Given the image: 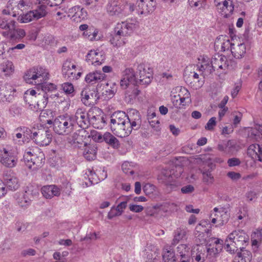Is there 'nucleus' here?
<instances>
[{
  "label": "nucleus",
  "mask_w": 262,
  "mask_h": 262,
  "mask_svg": "<svg viewBox=\"0 0 262 262\" xmlns=\"http://www.w3.org/2000/svg\"><path fill=\"white\" fill-rule=\"evenodd\" d=\"M141 116L138 111L131 109L126 114L123 111L114 113L110 117V127L112 132L120 138L129 136L132 130L140 128Z\"/></svg>",
  "instance_id": "obj_1"
},
{
  "label": "nucleus",
  "mask_w": 262,
  "mask_h": 262,
  "mask_svg": "<svg viewBox=\"0 0 262 262\" xmlns=\"http://www.w3.org/2000/svg\"><path fill=\"white\" fill-rule=\"evenodd\" d=\"M139 27L136 19L128 18L125 21L118 23L111 33L109 41L114 47H120L127 41V38L130 36Z\"/></svg>",
  "instance_id": "obj_2"
},
{
  "label": "nucleus",
  "mask_w": 262,
  "mask_h": 262,
  "mask_svg": "<svg viewBox=\"0 0 262 262\" xmlns=\"http://www.w3.org/2000/svg\"><path fill=\"white\" fill-rule=\"evenodd\" d=\"M249 242V236L243 230H235L227 236L225 242V249L231 254L236 252L239 249L243 251Z\"/></svg>",
  "instance_id": "obj_3"
},
{
  "label": "nucleus",
  "mask_w": 262,
  "mask_h": 262,
  "mask_svg": "<svg viewBox=\"0 0 262 262\" xmlns=\"http://www.w3.org/2000/svg\"><path fill=\"white\" fill-rule=\"evenodd\" d=\"M24 79L27 83L38 86L49 79V72L43 67H34L27 71Z\"/></svg>",
  "instance_id": "obj_4"
},
{
  "label": "nucleus",
  "mask_w": 262,
  "mask_h": 262,
  "mask_svg": "<svg viewBox=\"0 0 262 262\" xmlns=\"http://www.w3.org/2000/svg\"><path fill=\"white\" fill-rule=\"evenodd\" d=\"M74 120L71 115H61L57 117L53 122L55 133L59 135H68L74 129Z\"/></svg>",
  "instance_id": "obj_5"
},
{
  "label": "nucleus",
  "mask_w": 262,
  "mask_h": 262,
  "mask_svg": "<svg viewBox=\"0 0 262 262\" xmlns=\"http://www.w3.org/2000/svg\"><path fill=\"white\" fill-rule=\"evenodd\" d=\"M52 140L51 132L46 127L42 126L34 128L33 140L39 146L48 145Z\"/></svg>",
  "instance_id": "obj_6"
},
{
  "label": "nucleus",
  "mask_w": 262,
  "mask_h": 262,
  "mask_svg": "<svg viewBox=\"0 0 262 262\" xmlns=\"http://www.w3.org/2000/svg\"><path fill=\"white\" fill-rule=\"evenodd\" d=\"M138 78L136 80L137 84L143 85L144 86L149 84L152 79V70L146 64L142 63L138 66L137 69Z\"/></svg>",
  "instance_id": "obj_7"
},
{
  "label": "nucleus",
  "mask_w": 262,
  "mask_h": 262,
  "mask_svg": "<svg viewBox=\"0 0 262 262\" xmlns=\"http://www.w3.org/2000/svg\"><path fill=\"white\" fill-rule=\"evenodd\" d=\"M195 67L193 64L189 65L186 67L184 72V77L187 81H190L192 80L196 84L195 88H201L204 83V76L200 75V73Z\"/></svg>",
  "instance_id": "obj_8"
},
{
  "label": "nucleus",
  "mask_w": 262,
  "mask_h": 262,
  "mask_svg": "<svg viewBox=\"0 0 262 262\" xmlns=\"http://www.w3.org/2000/svg\"><path fill=\"white\" fill-rule=\"evenodd\" d=\"M24 160L26 166L32 170H36L40 168L43 163L44 159L42 155L37 156L31 151H26L24 155Z\"/></svg>",
  "instance_id": "obj_9"
},
{
  "label": "nucleus",
  "mask_w": 262,
  "mask_h": 262,
  "mask_svg": "<svg viewBox=\"0 0 262 262\" xmlns=\"http://www.w3.org/2000/svg\"><path fill=\"white\" fill-rule=\"evenodd\" d=\"M125 2L122 0H109L106 9L110 15H126L128 12L125 11Z\"/></svg>",
  "instance_id": "obj_10"
},
{
  "label": "nucleus",
  "mask_w": 262,
  "mask_h": 262,
  "mask_svg": "<svg viewBox=\"0 0 262 262\" xmlns=\"http://www.w3.org/2000/svg\"><path fill=\"white\" fill-rule=\"evenodd\" d=\"M214 5L217 11L225 18L231 16L234 9L233 0H214Z\"/></svg>",
  "instance_id": "obj_11"
},
{
  "label": "nucleus",
  "mask_w": 262,
  "mask_h": 262,
  "mask_svg": "<svg viewBox=\"0 0 262 262\" xmlns=\"http://www.w3.org/2000/svg\"><path fill=\"white\" fill-rule=\"evenodd\" d=\"M0 162L4 166L12 168L16 165L17 159L11 150L7 147H0Z\"/></svg>",
  "instance_id": "obj_12"
},
{
  "label": "nucleus",
  "mask_w": 262,
  "mask_h": 262,
  "mask_svg": "<svg viewBox=\"0 0 262 262\" xmlns=\"http://www.w3.org/2000/svg\"><path fill=\"white\" fill-rule=\"evenodd\" d=\"M136 77L132 68H126L123 72L120 85L122 89H130V88L137 84Z\"/></svg>",
  "instance_id": "obj_13"
},
{
  "label": "nucleus",
  "mask_w": 262,
  "mask_h": 262,
  "mask_svg": "<svg viewBox=\"0 0 262 262\" xmlns=\"http://www.w3.org/2000/svg\"><path fill=\"white\" fill-rule=\"evenodd\" d=\"M71 116L74 120V126H75L76 123L80 127L83 129L86 128L89 126V113L85 109L82 108H78L75 115Z\"/></svg>",
  "instance_id": "obj_14"
},
{
  "label": "nucleus",
  "mask_w": 262,
  "mask_h": 262,
  "mask_svg": "<svg viewBox=\"0 0 262 262\" xmlns=\"http://www.w3.org/2000/svg\"><path fill=\"white\" fill-rule=\"evenodd\" d=\"M15 90L9 84H2L0 86V101L11 102L14 98Z\"/></svg>",
  "instance_id": "obj_15"
},
{
  "label": "nucleus",
  "mask_w": 262,
  "mask_h": 262,
  "mask_svg": "<svg viewBox=\"0 0 262 262\" xmlns=\"http://www.w3.org/2000/svg\"><path fill=\"white\" fill-rule=\"evenodd\" d=\"M88 62L95 66L101 65L105 60V56L101 51L91 50L86 56Z\"/></svg>",
  "instance_id": "obj_16"
},
{
  "label": "nucleus",
  "mask_w": 262,
  "mask_h": 262,
  "mask_svg": "<svg viewBox=\"0 0 262 262\" xmlns=\"http://www.w3.org/2000/svg\"><path fill=\"white\" fill-rule=\"evenodd\" d=\"M3 180L5 187L7 186L10 190H16L19 187L18 179L11 173V171L4 172Z\"/></svg>",
  "instance_id": "obj_17"
},
{
  "label": "nucleus",
  "mask_w": 262,
  "mask_h": 262,
  "mask_svg": "<svg viewBox=\"0 0 262 262\" xmlns=\"http://www.w3.org/2000/svg\"><path fill=\"white\" fill-rule=\"evenodd\" d=\"M98 99L97 92H93L88 91L87 90H83L81 92V100L86 106L93 105L95 102Z\"/></svg>",
  "instance_id": "obj_18"
},
{
  "label": "nucleus",
  "mask_w": 262,
  "mask_h": 262,
  "mask_svg": "<svg viewBox=\"0 0 262 262\" xmlns=\"http://www.w3.org/2000/svg\"><path fill=\"white\" fill-rule=\"evenodd\" d=\"M136 10L138 14L146 16L154 11V6L152 4H146L144 0H138Z\"/></svg>",
  "instance_id": "obj_19"
},
{
  "label": "nucleus",
  "mask_w": 262,
  "mask_h": 262,
  "mask_svg": "<svg viewBox=\"0 0 262 262\" xmlns=\"http://www.w3.org/2000/svg\"><path fill=\"white\" fill-rule=\"evenodd\" d=\"M42 195L47 199L60 195L61 190L55 185L43 186L41 189Z\"/></svg>",
  "instance_id": "obj_20"
},
{
  "label": "nucleus",
  "mask_w": 262,
  "mask_h": 262,
  "mask_svg": "<svg viewBox=\"0 0 262 262\" xmlns=\"http://www.w3.org/2000/svg\"><path fill=\"white\" fill-rule=\"evenodd\" d=\"M105 78V75L101 71H95L86 74L84 81L90 84H94L101 82Z\"/></svg>",
  "instance_id": "obj_21"
},
{
  "label": "nucleus",
  "mask_w": 262,
  "mask_h": 262,
  "mask_svg": "<svg viewBox=\"0 0 262 262\" xmlns=\"http://www.w3.org/2000/svg\"><path fill=\"white\" fill-rule=\"evenodd\" d=\"M211 67L214 69H225L228 66L227 60L225 56L215 55L211 60Z\"/></svg>",
  "instance_id": "obj_22"
},
{
  "label": "nucleus",
  "mask_w": 262,
  "mask_h": 262,
  "mask_svg": "<svg viewBox=\"0 0 262 262\" xmlns=\"http://www.w3.org/2000/svg\"><path fill=\"white\" fill-rule=\"evenodd\" d=\"M247 154L252 158L262 162V146L258 144L250 145L248 148Z\"/></svg>",
  "instance_id": "obj_23"
},
{
  "label": "nucleus",
  "mask_w": 262,
  "mask_h": 262,
  "mask_svg": "<svg viewBox=\"0 0 262 262\" xmlns=\"http://www.w3.org/2000/svg\"><path fill=\"white\" fill-rule=\"evenodd\" d=\"M206 248L200 245L194 246L192 251L191 256L193 259L197 262H203L206 259L205 252Z\"/></svg>",
  "instance_id": "obj_24"
},
{
  "label": "nucleus",
  "mask_w": 262,
  "mask_h": 262,
  "mask_svg": "<svg viewBox=\"0 0 262 262\" xmlns=\"http://www.w3.org/2000/svg\"><path fill=\"white\" fill-rule=\"evenodd\" d=\"M215 45L218 48L221 47V51L223 52L228 50H230L231 51V48L234 46V43H231L227 37L223 36L220 37L216 39Z\"/></svg>",
  "instance_id": "obj_25"
},
{
  "label": "nucleus",
  "mask_w": 262,
  "mask_h": 262,
  "mask_svg": "<svg viewBox=\"0 0 262 262\" xmlns=\"http://www.w3.org/2000/svg\"><path fill=\"white\" fill-rule=\"evenodd\" d=\"M39 119L40 122L44 124L51 125L53 123L54 113L50 110H41Z\"/></svg>",
  "instance_id": "obj_26"
},
{
  "label": "nucleus",
  "mask_w": 262,
  "mask_h": 262,
  "mask_svg": "<svg viewBox=\"0 0 262 262\" xmlns=\"http://www.w3.org/2000/svg\"><path fill=\"white\" fill-rule=\"evenodd\" d=\"M36 98V109L34 111H38L43 110L49 101V94H41L39 93L37 95Z\"/></svg>",
  "instance_id": "obj_27"
},
{
  "label": "nucleus",
  "mask_w": 262,
  "mask_h": 262,
  "mask_svg": "<svg viewBox=\"0 0 262 262\" xmlns=\"http://www.w3.org/2000/svg\"><path fill=\"white\" fill-rule=\"evenodd\" d=\"M206 249V259L209 262H215L216 258L218 257L220 252H221V246L218 248H215L214 246L208 247Z\"/></svg>",
  "instance_id": "obj_28"
},
{
  "label": "nucleus",
  "mask_w": 262,
  "mask_h": 262,
  "mask_svg": "<svg viewBox=\"0 0 262 262\" xmlns=\"http://www.w3.org/2000/svg\"><path fill=\"white\" fill-rule=\"evenodd\" d=\"M97 146L95 145H90L86 146L83 152L84 157L88 160H93L96 158Z\"/></svg>",
  "instance_id": "obj_29"
},
{
  "label": "nucleus",
  "mask_w": 262,
  "mask_h": 262,
  "mask_svg": "<svg viewBox=\"0 0 262 262\" xmlns=\"http://www.w3.org/2000/svg\"><path fill=\"white\" fill-rule=\"evenodd\" d=\"M162 257L164 262H176L174 252L170 247L167 246L163 249Z\"/></svg>",
  "instance_id": "obj_30"
},
{
  "label": "nucleus",
  "mask_w": 262,
  "mask_h": 262,
  "mask_svg": "<svg viewBox=\"0 0 262 262\" xmlns=\"http://www.w3.org/2000/svg\"><path fill=\"white\" fill-rule=\"evenodd\" d=\"M252 257L250 251L244 250L240 253H237V255L235 257L233 262H251Z\"/></svg>",
  "instance_id": "obj_31"
},
{
  "label": "nucleus",
  "mask_w": 262,
  "mask_h": 262,
  "mask_svg": "<svg viewBox=\"0 0 262 262\" xmlns=\"http://www.w3.org/2000/svg\"><path fill=\"white\" fill-rule=\"evenodd\" d=\"M232 55L237 59L242 58L246 53V46L244 43L238 44L236 47L232 46L231 48Z\"/></svg>",
  "instance_id": "obj_32"
},
{
  "label": "nucleus",
  "mask_w": 262,
  "mask_h": 262,
  "mask_svg": "<svg viewBox=\"0 0 262 262\" xmlns=\"http://www.w3.org/2000/svg\"><path fill=\"white\" fill-rule=\"evenodd\" d=\"M103 141L114 148H117L119 147V142L118 140L110 133L105 132L103 135Z\"/></svg>",
  "instance_id": "obj_33"
},
{
  "label": "nucleus",
  "mask_w": 262,
  "mask_h": 262,
  "mask_svg": "<svg viewBox=\"0 0 262 262\" xmlns=\"http://www.w3.org/2000/svg\"><path fill=\"white\" fill-rule=\"evenodd\" d=\"M137 85L135 84L130 88V89H128L126 90L125 96L126 101L131 102L139 94L140 91L138 89Z\"/></svg>",
  "instance_id": "obj_34"
},
{
  "label": "nucleus",
  "mask_w": 262,
  "mask_h": 262,
  "mask_svg": "<svg viewBox=\"0 0 262 262\" xmlns=\"http://www.w3.org/2000/svg\"><path fill=\"white\" fill-rule=\"evenodd\" d=\"M186 231L185 229L179 228L177 229L174 232V237L172 240V245H176L179 242L185 238Z\"/></svg>",
  "instance_id": "obj_35"
},
{
  "label": "nucleus",
  "mask_w": 262,
  "mask_h": 262,
  "mask_svg": "<svg viewBox=\"0 0 262 262\" xmlns=\"http://www.w3.org/2000/svg\"><path fill=\"white\" fill-rule=\"evenodd\" d=\"M189 248L186 244H180L177 247V252L181 256V260L190 259L189 255Z\"/></svg>",
  "instance_id": "obj_36"
},
{
  "label": "nucleus",
  "mask_w": 262,
  "mask_h": 262,
  "mask_svg": "<svg viewBox=\"0 0 262 262\" xmlns=\"http://www.w3.org/2000/svg\"><path fill=\"white\" fill-rule=\"evenodd\" d=\"M38 88L40 89L43 92L42 94H47L53 93L56 90V85L52 83L42 82L38 85Z\"/></svg>",
  "instance_id": "obj_37"
},
{
  "label": "nucleus",
  "mask_w": 262,
  "mask_h": 262,
  "mask_svg": "<svg viewBox=\"0 0 262 262\" xmlns=\"http://www.w3.org/2000/svg\"><path fill=\"white\" fill-rule=\"evenodd\" d=\"M1 70L5 76H9L13 73L14 67L11 61L7 60L1 65Z\"/></svg>",
  "instance_id": "obj_38"
},
{
  "label": "nucleus",
  "mask_w": 262,
  "mask_h": 262,
  "mask_svg": "<svg viewBox=\"0 0 262 262\" xmlns=\"http://www.w3.org/2000/svg\"><path fill=\"white\" fill-rule=\"evenodd\" d=\"M38 193L36 189H34L32 186H28L26 188L24 193L23 194L27 200H29L31 203L33 199L37 196Z\"/></svg>",
  "instance_id": "obj_39"
},
{
  "label": "nucleus",
  "mask_w": 262,
  "mask_h": 262,
  "mask_svg": "<svg viewBox=\"0 0 262 262\" xmlns=\"http://www.w3.org/2000/svg\"><path fill=\"white\" fill-rule=\"evenodd\" d=\"M71 139V143H72L75 146L80 147L82 145H86V143L83 141V135H80L79 133H74Z\"/></svg>",
  "instance_id": "obj_40"
},
{
  "label": "nucleus",
  "mask_w": 262,
  "mask_h": 262,
  "mask_svg": "<svg viewBox=\"0 0 262 262\" xmlns=\"http://www.w3.org/2000/svg\"><path fill=\"white\" fill-rule=\"evenodd\" d=\"M233 147L234 145L231 140L225 141L217 145V149L225 153H227Z\"/></svg>",
  "instance_id": "obj_41"
},
{
  "label": "nucleus",
  "mask_w": 262,
  "mask_h": 262,
  "mask_svg": "<svg viewBox=\"0 0 262 262\" xmlns=\"http://www.w3.org/2000/svg\"><path fill=\"white\" fill-rule=\"evenodd\" d=\"M117 92L116 84L115 83L113 84L111 89L105 90L102 94V97L105 100H108L111 99Z\"/></svg>",
  "instance_id": "obj_42"
},
{
  "label": "nucleus",
  "mask_w": 262,
  "mask_h": 262,
  "mask_svg": "<svg viewBox=\"0 0 262 262\" xmlns=\"http://www.w3.org/2000/svg\"><path fill=\"white\" fill-rule=\"evenodd\" d=\"M33 13L32 11H30L26 14L19 15L17 19L21 23H27L34 20H36L35 14Z\"/></svg>",
  "instance_id": "obj_43"
},
{
  "label": "nucleus",
  "mask_w": 262,
  "mask_h": 262,
  "mask_svg": "<svg viewBox=\"0 0 262 262\" xmlns=\"http://www.w3.org/2000/svg\"><path fill=\"white\" fill-rule=\"evenodd\" d=\"M47 7L45 5H40L36 8V9L32 10L35 14V19H38L45 16L47 13L46 10Z\"/></svg>",
  "instance_id": "obj_44"
},
{
  "label": "nucleus",
  "mask_w": 262,
  "mask_h": 262,
  "mask_svg": "<svg viewBox=\"0 0 262 262\" xmlns=\"http://www.w3.org/2000/svg\"><path fill=\"white\" fill-rule=\"evenodd\" d=\"M16 132H20L23 134V138L25 139H31L33 140V133L34 132V128L32 129L26 126H21L15 129Z\"/></svg>",
  "instance_id": "obj_45"
},
{
  "label": "nucleus",
  "mask_w": 262,
  "mask_h": 262,
  "mask_svg": "<svg viewBox=\"0 0 262 262\" xmlns=\"http://www.w3.org/2000/svg\"><path fill=\"white\" fill-rule=\"evenodd\" d=\"M197 69H199L198 71L200 75L202 76V75H203L204 76L207 74L212 73L215 70V69L211 67V64H202L200 67L197 66Z\"/></svg>",
  "instance_id": "obj_46"
},
{
  "label": "nucleus",
  "mask_w": 262,
  "mask_h": 262,
  "mask_svg": "<svg viewBox=\"0 0 262 262\" xmlns=\"http://www.w3.org/2000/svg\"><path fill=\"white\" fill-rule=\"evenodd\" d=\"M76 68V65L70 60H67L63 64L62 73L63 75L67 74L69 71H73Z\"/></svg>",
  "instance_id": "obj_47"
},
{
  "label": "nucleus",
  "mask_w": 262,
  "mask_h": 262,
  "mask_svg": "<svg viewBox=\"0 0 262 262\" xmlns=\"http://www.w3.org/2000/svg\"><path fill=\"white\" fill-rule=\"evenodd\" d=\"M13 5L19 9L22 10L25 6L28 5L27 0H10L8 4V8L10 7V5Z\"/></svg>",
  "instance_id": "obj_48"
},
{
  "label": "nucleus",
  "mask_w": 262,
  "mask_h": 262,
  "mask_svg": "<svg viewBox=\"0 0 262 262\" xmlns=\"http://www.w3.org/2000/svg\"><path fill=\"white\" fill-rule=\"evenodd\" d=\"M87 16V12L83 8L79 6V9L77 10V13L75 14L73 20L76 21H80L84 19Z\"/></svg>",
  "instance_id": "obj_49"
},
{
  "label": "nucleus",
  "mask_w": 262,
  "mask_h": 262,
  "mask_svg": "<svg viewBox=\"0 0 262 262\" xmlns=\"http://www.w3.org/2000/svg\"><path fill=\"white\" fill-rule=\"evenodd\" d=\"M16 203L19 206L24 208H27L31 204V203L29 200H27L25 196L23 194L19 195L17 197Z\"/></svg>",
  "instance_id": "obj_50"
},
{
  "label": "nucleus",
  "mask_w": 262,
  "mask_h": 262,
  "mask_svg": "<svg viewBox=\"0 0 262 262\" xmlns=\"http://www.w3.org/2000/svg\"><path fill=\"white\" fill-rule=\"evenodd\" d=\"M158 251L156 249V250L154 252L152 251H146V258L147 262H157V257L160 258L159 253L157 252Z\"/></svg>",
  "instance_id": "obj_51"
},
{
  "label": "nucleus",
  "mask_w": 262,
  "mask_h": 262,
  "mask_svg": "<svg viewBox=\"0 0 262 262\" xmlns=\"http://www.w3.org/2000/svg\"><path fill=\"white\" fill-rule=\"evenodd\" d=\"M161 208L165 212H172L177 209V205L173 203L166 202L162 205Z\"/></svg>",
  "instance_id": "obj_52"
},
{
  "label": "nucleus",
  "mask_w": 262,
  "mask_h": 262,
  "mask_svg": "<svg viewBox=\"0 0 262 262\" xmlns=\"http://www.w3.org/2000/svg\"><path fill=\"white\" fill-rule=\"evenodd\" d=\"M203 182L207 184H211L213 182V177L210 171L209 170L204 171L203 172Z\"/></svg>",
  "instance_id": "obj_53"
},
{
  "label": "nucleus",
  "mask_w": 262,
  "mask_h": 262,
  "mask_svg": "<svg viewBox=\"0 0 262 262\" xmlns=\"http://www.w3.org/2000/svg\"><path fill=\"white\" fill-rule=\"evenodd\" d=\"M122 169L123 171L127 174L133 175L134 173L131 164L128 162H124L122 164Z\"/></svg>",
  "instance_id": "obj_54"
},
{
  "label": "nucleus",
  "mask_w": 262,
  "mask_h": 262,
  "mask_svg": "<svg viewBox=\"0 0 262 262\" xmlns=\"http://www.w3.org/2000/svg\"><path fill=\"white\" fill-rule=\"evenodd\" d=\"M61 86L63 91L67 94H71L74 91L73 85L71 83L66 82L63 83Z\"/></svg>",
  "instance_id": "obj_55"
},
{
  "label": "nucleus",
  "mask_w": 262,
  "mask_h": 262,
  "mask_svg": "<svg viewBox=\"0 0 262 262\" xmlns=\"http://www.w3.org/2000/svg\"><path fill=\"white\" fill-rule=\"evenodd\" d=\"M155 185L147 183L143 186V189L146 195H150L155 191Z\"/></svg>",
  "instance_id": "obj_56"
},
{
  "label": "nucleus",
  "mask_w": 262,
  "mask_h": 262,
  "mask_svg": "<svg viewBox=\"0 0 262 262\" xmlns=\"http://www.w3.org/2000/svg\"><path fill=\"white\" fill-rule=\"evenodd\" d=\"M211 244H210L209 246H214L215 248H218V247L221 246V251L222 250L224 243L223 240L213 237L211 238Z\"/></svg>",
  "instance_id": "obj_57"
},
{
  "label": "nucleus",
  "mask_w": 262,
  "mask_h": 262,
  "mask_svg": "<svg viewBox=\"0 0 262 262\" xmlns=\"http://www.w3.org/2000/svg\"><path fill=\"white\" fill-rule=\"evenodd\" d=\"M37 94L34 90H27L24 94V99L28 100L30 98H37Z\"/></svg>",
  "instance_id": "obj_58"
},
{
  "label": "nucleus",
  "mask_w": 262,
  "mask_h": 262,
  "mask_svg": "<svg viewBox=\"0 0 262 262\" xmlns=\"http://www.w3.org/2000/svg\"><path fill=\"white\" fill-rule=\"evenodd\" d=\"M26 35V32L24 29H17L15 30L14 34H11L10 37L13 38L15 36L16 38H23Z\"/></svg>",
  "instance_id": "obj_59"
},
{
  "label": "nucleus",
  "mask_w": 262,
  "mask_h": 262,
  "mask_svg": "<svg viewBox=\"0 0 262 262\" xmlns=\"http://www.w3.org/2000/svg\"><path fill=\"white\" fill-rule=\"evenodd\" d=\"M216 118L214 117H212L209 120L205 128L207 130H211L213 129V127L216 125Z\"/></svg>",
  "instance_id": "obj_60"
},
{
  "label": "nucleus",
  "mask_w": 262,
  "mask_h": 262,
  "mask_svg": "<svg viewBox=\"0 0 262 262\" xmlns=\"http://www.w3.org/2000/svg\"><path fill=\"white\" fill-rule=\"evenodd\" d=\"M178 97H185L186 99L190 98V94L187 89L181 87L178 95Z\"/></svg>",
  "instance_id": "obj_61"
},
{
  "label": "nucleus",
  "mask_w": 262,
  "mask_h": 262,
  "mask_svg": "<svg viewBox=\"0 0 262 262\" xmlns=\"http://www.w3.org/2000/svg\"><path fill=\"white\" fill-rule=\"evenodd\" d=\"M129 209L133 212L139 213L143 211L144 207L141 205L130 204L129 206Z\"/></svg>",
  "instance_id": "obj_62"
},
{
  "label": "nucleus",
  "mask_w": 262,
  "mask_h": 262,
  "mask_svg": "<svg viewBox=\"0 0 262 262\" xmlns=\"http://www.w3.org/2000/svg\"><path fill=\"white\" fill-rule=\"evenodd\" d=\"M242 87V84L241 82L235 84L234 87L231 91V96L233 98H234L237 95L239 90Z\"/></svg>",
  "instance_id": "obj_63"
},
{
  "label": "nucleus",
  "mask_w": 262,
  "mask_h": 262,
  "mask_svg": "<svg viewBox=\"0 0 262 262\" xmlns=\"http://www.w3.org/2000/svg\"><path fill=\"white\" fill-rule=\"evenodd\" d=\"M251 134L257 136L258 133L262 134V124L255 123L254 127L251 129Z\"/></svg>",
  "instance_id": "obj_64"
}]
</instances>
